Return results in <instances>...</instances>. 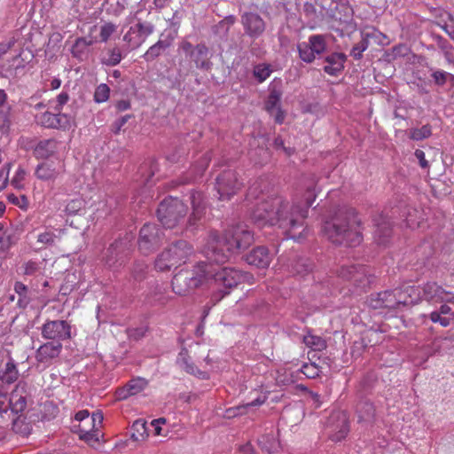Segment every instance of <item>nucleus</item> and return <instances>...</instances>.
<instances>
[{"label":"nucleus","mask_w":454,"mask_h":454,"mask_svg":"<svg viewBox=\"0 0 454 454\" xmlns=\"http://www.w3.org/2000/svg\"><path fill=\"white\" fill-rule=\"evenodd\" d=\"M317 179L311 176L304 184L305 192L302 195L303 202L289 201L279 196H267L262 194L259 198L257 190L260 185L254 183L248 189L247 200H260L252 212V219L260 227L265 225H277L282 230L286 239L301 241L307 236L305 219L309 208L315 201L319 190L317 187Z\"/></svg>","instance_id":"nucleus-1"},{"label":"nucleus","mask_w":454,"mask_h":454,"mask_svg":"<svg viewBox=\"0 0 454 454\" xmlns=\"http://www.w3.org/2000/svg\"><path fill=\"white\" fill-rule=\"evenodd\" d=\"M254 242V234L246 224L229 227L221 237L216 231L209 235L205 256L215 263H224L231 255L247 249Z\"/></svg>","instance_id":"nucleus-2"},{"label":"nucleus","mask_w":454,"mask_h":454,"mask_svg":"<svg viewBox=\"0 0 454 454\" xmlns=\"http://www.w3.org/2000/svg\"><path fill=\"white\" fill-rule=\"evenodd\" d=\"M322 231L333 244L356 247L362 242L360 220L354 208L340 207L330 221H325Z\"/></svg>","instance_id":"nucleus-3"},{"label":"nucleus","mask_w":454,"mask_h":454,"mask_svg":"<svg viewBox=\"0 0 454 454\" xmlns=\"http://www.w3.org/2000/svg\"><path fill=\"white\" fill-rule=\"evenodd\" d=\"M27 397L28 392L25 382H20L10 397L5 391L0 389V418L4 419L5 416L10 418L11 415L20 412V415L12 419V430L26 437L28 436V423L27 416L22 412L27 407Z\"/></svg>","instance_id":"nucleus-4"},{"label":"nucleus","mask_w":454,"mask_h":454,"mask_svg":"<svg viewBox=\"0 0 454 454\" xmlns=\"http://www.w3.org/2000/svg\"><path fill=\"white\" fill-rule=\"evenodd\" d=\"M416 292L414 286H405L401 288L372 294L368 298L367 302L369 307L373 309L395 310L401 306L416 303L417 300L412 298Z\"/></svg>","instance_id":"nucleus-5"},{"label":"nucleus","mask_w":454,"mask_h":454,"mask_svg":"<svg viewBox=\"0 0 454 454\" xmlns=\"http://www.w3.org/2000/svg\"><path fill=\"white\" fill-rule=\"evenodd\" d=\"M209 273V265L203 262L192 270H181L172 279V289L178 295H186L192 289L207 283Z\"/></svg>","instance_id":"nucleus-6"},{"label":"nucleus","mask_w":454,"mask_h":454,"mask_svg":"<svg viewBox=\"0 0 454 454\" xmlns=\"http://www.w3.org/2000/svg\"><path fill=\"white\" fill-rule=\"evenodd\" d=\"M193 247L185 240H178L166 247L155 259L159 271H168L184 264L193 254Z\"/></svg>","instance_id":"nucleus-7"},{"label":"nucleus","mask_w":454,"mask_h":454,"mask_svg":"<svg viewBox=\"0 0 454 454\" xmlns=\"http://www.w3.org/2000/svg\"><path fill=\"white\" fill-rule=\"evenodd\" d=\"M210 273L208 281L211 280L218 287V291L213 295V299L220 301L229 291L247 278V275L232 267H224L212 274Z\"/></svg>","instance_id":"nucleus-8"},{"label":"nucleus","mask_w":454,"mask_h":454,"mask_svg":"<svg viewBox=\"0 0 454 454\" xmlns=\"http://www.w3.org/2000/svg\"><path fill=\"white\" fill-rule=\"evenodd\" d=\"M187 207L177 198L168 197L159 205L157 216L160 223L167 229L179 225L186 215Z\"/></svg>","instance_id":"nucleus-9"},{"label":"nucleus","mask_w":454,"mask_h":454,"mask_svg":"<svg viewBox=\"0 0 454 454\" xmlns=\"http://www.w3.org/2000/svg\"><path fill=\"white\" fill-rule=\"evenodd\" d=\"M337 274L340 278L352 283L355 287L361 290H364L374 281V275L370 272L368 267L361 264H343Z\"/></svg>","instance_id":"nucleus-10"},{"label":"nucleus","mask_w":454,"mask_h":454,"mask_svg":"<svg viewBox=\"0 0 454 454\" xmlns=\"http://www.w3.org/2000/svg\"><path fill=\"white\" fill-rule=\"evenodd\" d=\"M241 186L242 183L232 169L223 171L215 179V190L219 200H229Z\"/></svg>","instance_id":"nucleus-11"},{"label":"nucleus","mask_w":454,"mask_h":454,"mask_svg":"<svg viewBox=\"0 0 454 454\" xmlns=\"http://www.w3.org/2000/svg\"><path fill=\"white\" fill-rule=\"evenodd\" d=\"M153 30V25L148 22H138L131 26L123 35L124 50L129 51L139 48Z\"/></svg>","instance_id":"nucleus-12"},{"label":"nucleus","mask_w":454,"mask_h":454,"mask_svg":"<svg viewBox=\"0 0 454 454\" xmlns=\"http://www.w3.org/2000/svg\"><path fill=\"white\" fill-rule=\"evenodd\" d=\"M162 231L154 223H145L140 230L138 248L144 254L155 250L162 242Z\"/></svg>","instance_id":"nucleus-13"},{"label":"nucleus","mask_w":454,"mask_h":454,"mask_svg":"<svg viewBox=\"0 0 454 454\" xmlns=\"http://www.w3.org/2000/svg\"><path fill=\"white\" fill-rule=\"evenodd\" d=\"M131 246V238L129 236L112 243L105 254L106 263L109 267H114L119 262L121 264L129 254Z\"/></svg>","instance_id":"nucleus-14"},{"label":"nucleus","mask_w":454,"mask_h":454,"mask_svg":"<svg viewBox=\"0 0 454 454\" xmlns=\"http://www.w3.org/2000/svg\"><path fill=\"white\" fill-rule=\"evenodd\" d=\"M422 299L429 303H454V294L445 290L436 282L429 281L423 285Z\"/></svg>","instance_id":"nucleus-15"},{"label":"nucleus","mask_w":454,"mask_h":454,"mask_svg":"<svg viewBox=\"0 0 454 454\" xmlns=\"http://www.w3.org/2000/svg\"><path fill=\"white\" fill-rule=\"evenodd\" d=\"M42 334L45 339L64 340L71 338V325L65 320H52L43 324Z\"/></svg>","instance_id":"nucleus-16"},{"label":"nucleus","mask_w":454,"mask_h":454,"mask_svg":"<svg viewBox=\"0 0 454 454\" xmlns=\"http://www.w3.org/2000/svg\"><path fill=\"white\" fill-rule=\"evenodd\" d=\"M245 33L251 38H258L265 30V22L255 12H245L241 16Z\"/></svg>","instance_id":"nucleus-17"},{"label":"nucleus","mask_w":454,"mask_h":454,"mask_svg":"<svg viewBox=\"0 0 454 454\" xmlns=\"http://www.w3.org/2000/svg\"><path fill=\"white\" fill-rule=\"evenodd\" d=\"M37 124L51 129H66L70 123V118L63 114H52L48 111L35 116Z\"/></svg>","instance_id":"nucleus-18"},{"label":"nucleus","mask_w":454,"mask_h":454,"mask_svg":"<svg viewBox=\"0 0 454 454\" xmlns=\"http://www.w3.org/2000/svg\"><path fill=\"white\" fill-rule=\"evenodd\" d=\"M375 231L374 240L380 246H386L389 240L392 232V223L389 218L381 214L374 220Z\"/></svg>","instance_id":"nucleus-19"},{"label":"nucleus","mask_w":454,"mask_h":454,"mask_svg":"<svg viewBox=\"0 0 454 454\" xmlns=\"http://www.w3.org/2000/svg\"><path fill=\"white\" fill-rule=\"evenodd\" d=\"M282 93L279 90L272 89L265 102L266 111L275 118L277 123L281 124L285 120V113L280 106Z\"/></svg>","instance_id":"nucleus-20"},{"label":"nucleus","mask_w":454,"mask_h":454,"mask_svg":"<svg viewBox=\"0 0 454 454\" xmlns=\"http://www.w3.org/2000/svg\"><path fill=\"white\" fill-rule=\"evenodd\" d=\"M190 199L192 206V213L188 219V223L191 227H196L197 222L205 215L206 202L204 201V195L200 192H192L190 195Z\"/></svg>","instance_id":"nucleus-21"},{"label":"nucleus","mask_w":454,"mask_h":454,"mask_svg":"<svg viewBox=\"0 0 454 454\" xmlns=\"http://www.w3.org/2000/svg\"><path fill=\"white\" fill-rule=\"evenodd\" d=\"M347 55L341 52H333L325 58L326 65L324 67V71L331 75H339L345 67L347 61Z\"/></svg>","instance_id":"nucleus-22"},{"label":"nucleus","mask_w":454,"mask_h":454,"mask_svg":"<svg viewBox=\"0 0 454 454\" xmlns=\"http://www.w3.org/2000/svg\"><path fill=\"white\" fill-rule=\"evenodd\" d=\"M189 59L194 62L195 67L201 70H208L212 67V62L209 58V50L203 44H197L190 52Z\"/></svg>","instance_id":"nucleus-23"},{"label":"nucleus","mask_w":454,"mask_h":454,"mask_svg":"<svg viewBox=\"0 0 454 454\" xmlns=\"http://www.w3.org/2000/svg\"><path fill=\"white\" fill-rule=\"evenodd\" d=\"M246 262L257 268H267L271 262V256L266 247H258L246 255Z\"/></svg>","instance_id":"nucleus-24"},{"label":"nucleus","mask_w":454,"mask_h":454,"mask_svg":"<svg viewBox=\"0 0 454 454\" xmlns=\"http://www.w3.org/2000/svg\"><path fill=\"white\" fill-rule=\"evenodd\" d=\"M146 384L144 379H132L123 387L116 391V396L119 400H125L131 395L142 392L145 388Z\"/></svg>","instance_id":"nucleus-25"},{"label":"nucleus","mask_w":454,"mask_h":454,"mask_svg":"<svg viewBox=\"0 0 454 454\" xmlns=\"http://www.w3.org/2000/svg\"><path fill=\"white\" fill-rule=\"evenodd\" d=\"M177 364L186 372L197 376L200 379H207V372L198 369L190 360L186 348H182L176 358Z\"/></svg>","instance_id":"nucleus-26"},{"label":"nucleus","mask_w":454,"mask_h":454,"mask_svg":"<svg viewBox=\"0 0 454 454\" xmlns=\"http://www.w3.org/2000/svg\"><path fill=\"white\" fill-rule=\"evenodd\" d=\"M61 348L62 345L59 342H48L41 345L36 352V359L40 363H47L51 359L57 357Z\"/></svg>","instance_id":"nucleus-27"},{"label":"nucleus","mask_w":454,"mask_h":454,"mask_svg":"<svg viewBox=\"0 0 454 454\" xmlns=\"http://www.w3.org/2000/svg\"><path fill=\"white\" fill-rule=\"evenodd\" d=\"M337 419V425L334 426L331 439L333 442H340L344 439L349 432L348 420L345 413L340 412L332 417Z\"/></svg>","instance_id":"nucleus-28"},{"label":"nucleus","mask_w":454,"mask_h":454,"mask_svg":"<svg viewBox=\"0 0 454 454\" xmlns=\"http://www.w3.org/2000/svg\"><path fill=\"white\" fill-rule=\"evenodd\" d=\"M19 378V371L16 364L12 358L3 365L0 366V382L2 387L4 385H11L14 383Z\"/></svg>","instance_id":"nucleus-29"},{"label":"nucleus","mask_w":454,"mask_h":454,"mask_svg":"<svg viewBox=\"0 0 454 454\" xmlns=\"http://www.w3.org/2000/svg\"><path fill=\"white\" fill-rule=\"evenodd\" d=\"M287 270L294 275L305 276L312 270L311 262L305 257L294 256V261L286 265Z\"/></svg>","instance_id":"nucleus-30"},{"label":"nucleus","mask_w":454,"mask_h":454,"mask_svg":"<svg viewBox=\"0 0 454 454\" xmlns=\"http://www.w3.org/2000/svg\"><path fill=\"white\" fill-rule=\"evenodd\" d=\"M170 39H160L153 45H152L142 57L145 61L151 62L160 56L164 51L170 47Z\"/></svg>","instance_id":"nucleus-31"},{"label":"nucleus","mask_w":454,"mask_h":454,"mask_svg":"<svg viewBox=\"0 0 454 454\" xmlns=\"http://www.w3.org/2000/svg\"><path fill=\"white\" fill-rule=\"evenodd\" d=\"M59 146V143L53 138L43 140L35 148V154L39 158H48L53 154Z\"/></svg>","instance_id":"nucleus-32"},{"label":"nucleus","mask_w":454,"mask_h":454,"mask_svg":"<svg viewBox=\"0 0 454 454\" xmlns=\"http://www.w3.org/2000/svg\"><path fill=\"white\" fill-rule=\"evenodd\" d=\"M93 43V40L91 38L87 37H78L71 49V53L73 57L78 59H83V58L87 55L89 47Z\"/></svg>","instance_id":"nucleus-33"},{"label":"nucleus","mask_w":454,"mask_h":454,"mask_svg":"<svg viewBox=\"0 0 454 454\" xmlns=\"http://www.w3.org/2000/svg\"><path fill=\"white\" fill-rule=\"evenodd\" d=\"M211 160V155L209 153H204L200 160H198L193 166L192 167L191 171L193 173V176L189 179H186L184 182H194L198 178H200L204 171L207 168L208 164Z\"/></svg>","instance_id":"nucleus-34"},{"label":"nucleus","mask_w":454,"mask_h":454,"mask_svg":"<svg viewBox=\"0 0 454 454\" xmlns=\"http://www.w3.org/2000/svg\"><path fill=\"white\" fill-rule=\"evenodd\" d=\"M130 437L136 442L144 441L148 436V427L146 421L137 419L133 422L129 429Z\"/></svg>","instance_id":"nucleus-35"},{"label":"nucleus","mask_w":454,"mask_h":454,"mask_svg":"<svg viewBox=\"0 0 454 454\" xmlns=\"http://www.w3.org/2000/svg\"><path fill=\"white\" fill-rule=\"evenodd\" d=\"M258 444L262 450L273 454L279 449V442L273 434H266L258 439Z\"/></svg>","instance_id":"nucleus-36"},{"label":"nucleus","mask_w":454,"mask_h":454,"mask_svg":"<svg viewBox=\"0 0 454 454\" xmlns=\"http://www.w3.org/2000/svg\"><path fill=\"white\" fill-rule=\"evenodd\" d=\"M266 400H267V397L265 395H260L249 403L229 409L227 411L228 417L242 415L246 412V411L248 408L260 406V405L263 404L266 402Z\"/></svg>","instance_id":"nucleus-37"},{"label":"nucleus","mask_w":454,"mask_h":454,"mask_svg":"<svg viewBox=\"0 0 454 454\" xmlns=\"http://www.w3.org/2000/svg\"><path fill=\"white\" fill-rule=\"evenodd\" d=\"M10 122V106L7 103V95L0 89V128L8 127Z\"/></svg>","instance_id":"nucleus-38"},{"label":"nucleus","mask_w":454,"mask_h":454,"mask_svg":"<svg viewBox=\"0 0 454 454\" xmlns=\"http://www.w3.org/2000/svg\"><path fill=\"white\" fill-rule=\"evenodd\" d=\"M93 425L94 427L91 426L90 430L78 434L81 440L84 441L92 447L99 442L100 437L102 436L98 429L100 426L98 425V421Z\"/></svg>","instance_id":"nucleus-39"},{"label":"nucleus","mask_w":454,"mask_h":454,"mask_svg":"<svg viewBox=\"0 0 454 454\" xmlns=\"http://www.w3.org/2000/svg\"><path fill=\"white\" fill-rule=\"evenodd\" d=\"M272 72L271 65L268 63H259L254 66L253 76L259 83H262L270 76Z\"/></svg>","instance_id":"nucleus-40"},{"label":"nucleus","mask_w":454,"mask_h":454,"mask_svg":"<svg viewBox=\"0 0 454 454\" xmlns=\"http://www.w3.org/2000/svg\"><path fill=\"white\" fill-rule=\"evenodd\" d=\"M74 419L79 423H88L89 426L94 427L93 424L98 421V425L101 424L103 420V416L101 413H93L92 416H90V412L87 410H82L76 412Z\"/></svg>","instance_id":"nucleus-41"},{"label":"nucleus","mask_w":454,"mask_h":454,"mask_svg":"<svg viewBox=\"0 0 454 454\" xmlns=\"http://www.w3.org/2000/svg\"><path fill=\"white\" fill-rule=\"evenodd\" d=\"M315 54L321 55L326 49L325 38L323 35H312L307 42Z\"/></svg>","instance_id":"nucleus-42"},{"label":"nucleus","mask_w":454,"mask_h":454,"mask_svg":"<svg viewBox=\"0 0 454 454\" xmlns=\"http://www.w3.org/2000/svg\"><path fill=\"white\" fill-rule=\"evenodd\" d=\"M303 342L308 348L315 351L323 350L326 347L325 341L323 338L311 333L304 335Z\"/></svg>","instance_id":"nucleus-43"},{"label":"nucleus","mask_w":454,"mask_h":454,"mask_svg":"<svg viewBox=\"0 0 454 454\" xmlns=\"http://www.w3.org/2000/svg\"><path fill=\"white\" fill-rule=\"evenodd\" d=\"M434 39L436 41L438 47L443 52L446 60L450 63L453 62V46L440 35H434Z\"/></svg>","instance_id":"nucleus-44"},{"label":"nucleus","mask_w":454,"mask_h":454,"mask_svg":"<svg viewBox=\"0 0 454 454\" xmlns=\"http://www.w3.org/2000/svg\"><path fill=\"white\" fill-rule=\"evenodd\" d=\"M374 406L370 402L360 403L357 406L359 421H369L374 417Z\"/></svg>","instance_id":"nucleus-45"},{"label":"nucleus","mask_w":454,"mask_h":454,"mask_svg":"<svg viewBox=\"0 0 454 454\" xmlns=\"http://www.w3.org/2000/svg\"><path fill=\"white\" fill-rule=\"evenodd\" d=\"M297 50L300 59L305 63H312L317 55L307 42L298 43Z\"/></svg>","instance_id":"nucleus-46"},{"label":"nucleus","mask_w":454,"mask_h":454,"mask_svg":"<svg viewBox=\"0 0 454 454\" xmlns=\"http://www.w3.org/2000/svg\"><path fill=\"white\" fill-rule=\"evenodd\" d=\"M106 54L107 57L102 59V63L106 66H116L122 59L121 50L119 47H114L112 49H109Z\"/></svg>","instance_id":"nucleus-47"},{"label":"nucleus","mask_w":454,"mask_h":454,"mask_svg":"<svg viewBox=\"0 0 454 454\" xmlns=\"http://www.w3.org/2000/svg\"><path fill=\"white\" fill-rule=\"evenodd\" d=\"M431 77L433 78L434 84L437 86H443L448 81L454 83V74L443 70H434L431 74Z\"/></svg>","instance_id":"nucleus-48"},{"label":"nucleus","mask_w":454,"mask_h":454,"mask_svg":"<svg viewBox=\"0 0 454 454\" xmlns=\"http://www.w3.org/2000/svg\"><path fill=\"white\" fill-rule=\"evenodd\" d=\"M369 45L370 42H368L366 37L362 34L361 41L352 47L350 51V55L356 60L361 59L363 57V52H364L368 49Z\"/></svg>","instance_id":"nucleus-49"},{"label":"nucleus","mask_w":454,"mask_h":454,"mask_svg":"<svg viewBox=\"0 0 454 454\" xmlns=\"http://www.w3.org/2000/svg\"><path fill=\"white\" fill-rule=\"evenodd\" d=\"M110 88L106 83H100L97 86L94 92V101L98 104L105 103L109 99Z\"/></svg>","instance_id":"nucleus-50"},{"label":"nucleus","mask_w":454,"mask_h":454,"mask_svg":"<svg viewBox=\"0 0 454 454\" xmlns=\"http://www.w3.org/2000/svg\"><path fill=\"white\" fill-rule=\"evenodd\" d=\"M85 205L86 202L82 199L76 198L67 202L65 211L67 215H76L85 207Z\"/></svg>","instance_id":"nucleus-51"},{"label":"nucleus","mask_w":454,"mask_h":454,"mask_svg":"<svg viewBox=\"0 0 454 454\" xmlns=\"http://www.w3.org/2000/svg\"><path fill=\"white\" fill-rule=\"evenodd\" d=\"M35 175L40 179L49 180L55 176L56 171L48 163H42L36 168Z\"/></svg>","instance_id":"nucleus-52"},{"label":"nucleus","mask_w":454,"mask_h":454,"mask_svg":"<svg viewBox=\"0 0 454 454\" xmlns=\"http://www.w3.org/2000/svg\"><path fill=\"white\" fill-rule=\"evenodd\" d=\"M363 35L366 37L369 42L370 39L379 45L387 44V37L385 34L376 28H372L371 31L363 32Z\"/></svg>","instance_id":"nucleus-53"},{"label":"nucleus","mask_w":454,"mask_h":454,"mask_svg":"<svg viewBox=\"0 0 454 454\" xmlns=\"http://www.w3.org/2000/svg\"><path fill=\"white\" fill-rule=\"evenodd\" d=\"M7 200L10 203L16 205L24 210H27V208L28 200L24 193H10L7 195Z\"/></svg>","instance_id":"nucleus-54"},{"label":"nucleus","mask_w":454,"mask_h":454,"mask_svg":"<svg viewBox=\"0 0 454 454\" xmlns=\"http://www.w3.org/2000/svg\"><path fill=\"white\" fill-rule=\"evenodd\" d=\"M431 134V127L429 125H424L421 128L412 129L411 130V138L419 141L429 137Z\"/></svg>","instance_id":"nucleus-55"},{"label":"nucleus","mask_w":454,"mask_h":454,"mask_svg":"<svg viewBox=\"0 0 454 454\" xmlns=\"http://www.w3.org/2000/svg\"><path fill=\"white\" fill-rule=\"evenodd\" d=\"M117 26L112 22H106L100 27V40L106 43L109 40L111 35L116 32Z\"/></svg>","instance_id":"nucleus-56"},{"label":"nucleus","mask_w":454,"mask_h":454,"mask_svg":"<svg viewBox=\"0 0 454 454\" xmlns=\"http://www.w3.org/2000/svg\"><path fill=\"white\" fill-rule=\"evenodd\" d=\"M300 372L308 379H315L319 376L320 369L314 363L304 364Z\"/></svg>","instance_id":"nucleus-57"},{"label":"nucleus","mask_w":454,"mask_h":454,"mask_svg":"<svg viewBox=\"0 0 454 454\" xmlns=\"http://www.w3.org/2000/svg\"><path fill=\"white\" fill-rule=\"evenodd\" d=\"M59 239V237L52 231H45L37 236V241L43 245L52 246Z\"/></svg>","instance_id":"nucleus-58"},{"label":"nucleus","mask_w":454,"mask_h":454,"mask_svg":"<svg viewBox=\"0 0 454 454\" xmlns=\"http://www.w3.org/2000/svg\"><path fill=\"white\" fill-rule=\"evenodd\" d=\"M419 214V211L417 209H412L408 212V215L406 216V225L411 229L417 228L420 226L421 222L423 221V217L421 215H419V217H417V215Z\"/></svg>","instance_id":"nucleus-59"},{"label":"nucleus","mask_w":454,"mask_h":454,"mask_svg":"<svg viewBox=\"0 0 454 454\" xmlns=\"http://www.w3.org/2000/svg\"><path fill=\"white\" fill-rule=\"evenodd\" d=\"M433 323L439 324L442 327H447L450 325L451 317H444L438 310H434L428 315Z\"/></svg>","instance_id":"nucleus-60"},{"label":"nucleus","mask_w":454,"mask_h":454,"mask_svg":"<svg viewBox=\"0 0 454 454\" xmlns=\"http://www.w3.org/2000/svg\"><path fill=\"white\" fill-rule=\"evenodd\" d=\"M26 171L23 169H19L13 178L12 179V185L20 190L25 186L23 181L25 180Z\"/></svg>","instance_id":"nucleus-61"},{"label":"nucleus","mask_w":454,"mask_h":454,"mask_svg":"<svg viewBox=\"0 0 454 454\" xmlns=\"http://www.w3.org/2000/svg\"><path fill=\"white\" fill-rule=\"evenodd\" d=\"M392 56L394 59L405 57L409 54L410 49L406 44L400 43L392 48Z\"/></svg>","instance_id":"nucleus-62"},{"label":"nucleus","mask_w":454,"mask_h":454,"mask_svg":"<svg viewBox=\"0 0 454 454\" xmlns=\"http://www.w3.org/2000/svg\"><path fill=\"white\" fill-rule=\"evenodd\" d=\"M147 331V328L145 326H140L137 328L129 329L128 332V334L129 338L134 340H139L143 338Z\"/></svg>","instance_id":"nucleus-63"},{"label":"nucleus","mask_w":454,"mask_h":454,"mask_svg":"<svg viewBox=\"0 0 454 454\" xmlns=\"http://www.w3.org/2000/svg\"><path fill=\"white\" fill-rule=\"evenodd\" d=\"M303 12L305 16L309 19H316L317 18V8L314 4L306 2L303 4Z\"/></svg>","instance_id":"nucleus-64"}]
</instances>
